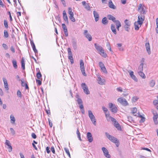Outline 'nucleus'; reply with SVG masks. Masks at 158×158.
<instances>
[{
    "instance_id": "1",
    "label": "nucleus",
    "mask_w": 158,
    "mask_h": 158,
    "mask_svg": "<svg viewBox=\"0 0 158 158\" xmlns=\"http://www.w3.org/2000/svg\"><path fill=\"white\" fill-rule=\"evenodd\" d=\"M95 47L96 49L97 50L98 52L101 56L104 57H106V53H104V50L100 46L99 44L95 43L94 44Z\"/></svg>"
},
{
    "instance_id": "2",
    "label": "nucleus",
    "mask_w": 158,
    "mask_h": 158,
    "mask_svg": "<svg viewBox=\"0 0 158 158\" xmlns=\"http://www.w3.org/2000/svg\"><path fill=\"white\" fill-rule=\"evenodd\" d=\"M117 107V106L115 104L112 103H109V108L113 114H115L117 113L118 110Z\"/></svg>"
},
{
    "instance_id": "3",
    "label": "nucleus",
    "mask_w": 158,
    "mask_h": 158,
    "mask_svg": "<svg viewBox=\"0 0 158 158\" xmlns=\"http://www.w3.org/2000/svg\"><path fill=\"white\" fill-rule=\"evenodd\" d=\"M109 118L110 119V120L111 121L114 126L117 128V129L118 130L121 131V127L117 121L116 119L110 116Z\"/></svg>"
},
{
    "instance_id": "4",
    "label": "nucleus",
    "mask_w": 158,
    "mask_h": 158,
    "mask_svg": "<svg viewBox=\"0 0 158 158\" xmlns=\"http://www.w3.org/2000/svg\"><path fill=\"white\" fill-rule=\"evenodd\" d=\"M109 140L114 143L117 147H118L119 146V140L115 137L109 135Z\"/></svg>"
},
{
    "instance_id": "5",
    "label": "nucleus",
    "mask_w": 158,
    "mask_h": 158,
    "mask_svg": "<svg viewBox=\"0 0 158 158\" xmlns=\"http://www.w3.org/2000/svg\"><path fill=\"white\" fill-rule=\"evenodd\" d=\"M138 11L140 13L143 14H145L146 7L143 5L141 4H140L138 6Z\"/></svg>"
},
{
    "instance_id": "6",
    "label": "nucleus",
    "mask_w": 158,
    "mask_h": 158,
    "mask_svg": "<svg viewBox=\"0 0 158 158\" xmlns=\"http://www.w3.org/2000/svg\"><path fill=\"white\" fill-rule=\"evenodd\" d=\"M80 69L82 74L85 76H86V75L85 70L84 63L82 60H80Z\"/></svg>"
},
{
    "instance_id": "7",
    "label": "nucleus",
    "mask_w": 158,
    "mask_h": 158,
    "mask_svg": "<svg viewBox=\"0 0 158 158\" xmlns=\"http://www.w3.org/2000/svg\"><path fill=\"white\" fill-rule=\"evenodd\" d=\"M117 101L123 105L126 106L128 105V103L125 99L123 97H120L117 99Z\"/></svg>"
},
{
    "instance_id": "8",
    "label": "nucleus",
    "mask_w": 158,
    "mask_h": 158,
    "mask_svg": "<svg viewBox=\"0 0 158 158\" xmlns=\"http://www.w3.org/2000/svg\"><path fill=\"white\" fill-rule=\"evenodd\" d=\"M144 16L142 14H140L138 16V20L137 22L138 23L140 27H141L144 19Z\"/></svg>"
},
{
    "instance_id": "9",
    "label": "nucleus",
    "mask_w": 158,
    "mask_h": 158,
    "mask_svg": "<svg viewBox=\"0 0 158 158\" xmlns=\"http://www.w3.org/2000/svg\"><path fill=\"white\" fill-rule=\"evenodd\" d=\"M82 89L83 90L84 92L86 94H90V92L88 89V86L85 83H82L81 85Z\"/></svg>"
},
{
    "instance_id": "10",
    "label": "nucleus",
    "mask_w": 158,
    "mask_h": 158,
    "mask_svg": "<svg viewBox=\"0 0 158 158\" xmlns=\"http://www.w3.org/2000/svg\"><path fill=\"white\" fill-rule=\"evenodd\" d=\"M124 23L125 25L124 26V28L126 31H128L130 29V22L127 19H126L124 21Z\"/></svg>"
},
{
    "instance_id": "11",
    "label": "nucleus",
    "mask_w": 158,
    "mask_h": 158,
    "mask_svg": "<svg viewBox=\"0 0 158 158\" xmlns=\"http://www.w3.org/2000/svg\"><path fill=\"white\" fill-rule=\"evenodd\" d=\"M83 34L84 36L88 39L89 41H91L92 40V36L88 32L87 30H84V31Z\"/></svg>"
},
{
    "instance_id": "12",
    "label": "nucleus",
    "mask_w": 158,
    "mask_h": 158,
    "mask_svg": "<svg viewBox=\"0 0 158 158\" xmlns=\"http://www.w3.org/2000/svg\"><path fill=\"white\" fill-rule=\"evenodd\" d=\"M97 81L98 83L101 85H102L105 84V80L103 78H101L99 75H97Z\"/></svg>"
},
{
    "instance_id": "13",
    "label": "nucleus",
    "mask_w": 158,
    "mask_h": 158,
    "mask_svg": "<svg viewBox=\"0 0 158 158\" xmlns=\"http://www.w3.org/2000/svg\"><path fill=\"white\" fill-rule=\"evenodd\" d=\"M5 144L8 146L7 149H8V151L9 152H11L12 151V147L10 141L7 140H6Z\"/></svg>"
},
{
    "instance_id": "14",
    "label": "nucleus",
    "mask_w": 158,
    "mask_h": 158,
    "mask_svg": "<svg viewBox=\"0 0 158 158\" xmlns=\"http://www.w3.org/2000/svg\"><path fill=\"white\" fill-rule=\"evenodd\" d=\"M131 77L135 81L137 82L138 79L135 76L134 74V72L130 70L128 71Z\"/></svg>"
},
{
    "instance_id": "15",
    "label": "nucleus",
    "mask_w": 158,
    "mask_h": 158,
    "mask_svg": "<svg viewBox=\"0 0 158 158\" xmlns=\"http://www.w3.org/2000/svg\"><path fill=\"white\" fill-rule=\"evenodd\" d=\"M87 138L88 141L90 143L92 142L93 141V138L91 133L89 132H88L87 133Z\"/></svg>"
},
{
    "instance_id": "16",
    "label": "nucleus",
    "mask_w": 158,
    "mask_h": 158,
    "mask_svg": "<svg viewBox=\"0 0 158 158\" xmlns=\"http://www.w3.org/2000/svg\"><path fill=\"white\" fill-rule=\"evenodd\" d=\"M131 111L132 114L135 116H139V113H137V110L136 108H133L131 109Z\"/></svg>"
},
{
    "instance_id": "17",
    "label": "nucleus",
    "mask_w": 158,
    "mask_h": 158,
    "mask_svg": "<svg viewBox=\"0 0 158 158\" xmlns=\"http://www.w3.org/2000/svg\"><path fill=\"white\" fill-rule=\"evenodd\" d=\"M145 47L149 55L151 54L150 47L149 44L148 42L147 43L145 44Z\"/></svg>"
},
{
    "instance_id": "18",
    "label": "nucleus",
    "mask_w": 158,
    "mask_h": 158,
    "mask_svg": "<svg viewBox=\"0 0 158 158\" xmlns=\"http://www.w3.org/2000/svg\"><path fill=\"white\" fill-rule=\"evenodd\" d=\"M2 80L4 82L5 88L6 90H8L9 89L8 85L6 79L5 77H3Z\"/></svg>"
},
{
    "instance_id": "19",
    "label": "nucleus",
    "mask_w": 158,
    "mask_h": 158,
    "mask_svg": "<svg viewBox=\"0 0 158 158\" xmlns=\"http://www.w3.org/2000/svg\"><path fill=\"white\" fill-rule=\"evenodd\" d=\"M102 150L104 154V155L107 158H109V152L108 150L105 147L102 148Z\"/></svg>"
},
{
    "instance_id": "20",
    "label": "nucleus",
    "mask_w": 158,
    "mask_h": 158,
    "mask_svg": "<svg viewBox=\"0 0 158 158\" xmlns=\"http://www.w3.org/2000/svg\"><path fill=\"white\" fill-rule=\"evenodd\" d=\"M63 14L64 20L65 21V22H66L67 23H68V18L67 15V14L65 10H64L63 11Z\"/></svg>"
},
{
    "instance_id": "21",
    "label": "nucleus",
    "mask_w": 158,
    "mask_h": 158,
    "mask_svg": "<svg viewBox=\"0 0 158 158\" xmlns=\"http://www.w3.org/2000/svg\"><path fill=\"white\" fill-rule=\"evenodd\" d=\"M116 26V28L117 30L119 31V28L121 27V24L120 22L118 20H117L114 22Z\"/></svg>"
},
{
    "instance_id": "22",
    "label": "nucleus",
    "mask_w": 158,
    "mask_h": 158,
    "mask_svg": "<svg viewBox=\"0 0 158 158\" xmlns=\"http://www.w3.org/2000/svg\"><path fill=\"white\" fill-rule=\"evenodd\" d=\"M93 14L95 21L97 22L99 19V15L95 10L93 11Z\"/></svg>"
},
{
    "instance_id": "23",
    "label": "nucleus",
    "mask_w": 158,
    "mask_h": 158,
    "mask_svg": "<svg viewBox=\"0 0 158 158\" xmlns=\"http://www.w3.org/2000/svg\"><path fill=\"white\" fill-rule=\"evenodd\" d=\"M153 104L156 108L158 110V96L157 97V99L153 101Z\"/></svg>"
},
{
    "instance_id": "24",
    "label": "nucleus",
    "mask_w": 158,
    "mask_h": 158,
    "mask_svg": "<svg viewBox=\"0 0 158 158\" xmlns=\"http://www.w3.org/2000/svg\"><path fill=\"white\" fill-rule=\"evenodd\" d=\"M102 109L105 114L106 117L107 118V120H108V118L109 117V114H106V112L108 111V109L104 107H102Z\"/></svg>"
},
{
    "instance_id": "25",
    "label": "nucleus",
    "mask_w": 158,
    "mask_h": 158,
    "mask_svg": "<svg viewBox=\"0 0 158 158\" xmlns=\"http://www.w3.org/2000/svg\"><path fill=\"white\" fill-rule=\"evenodd\" d=\"M111 29L113 32L115 34L117 33L116 29L115 27V25L114 24H112L111 26Z\"/></svg>"
},
{
    "instance_id": "26",
    "label": "nucleus",
    "mask_w": 158,
    "mask_h": 158,
    "mask_svg": "<svg viewBox=\"0 0 158 158\" xmlns=\"http://www.w3.org/2000/svg\"><path fill=\"white\" fill-rule=\"evenodd\" d=\"M21 82L22 86L23 87L25 86V89H28L29 87H28L27 84V83L24 82L23 81V79L21 80Z\"/></svg>"
},
{
    "instance_id": "27",
    "label": "nucleus",
    "mask_w": 158,
    "mask_h": 158,
    "mask_svg": "<svg viewBox=\"0 0 158 158\" xmlns=\"http://www.w3.org/2000/svg\"><path fill=\"white\" fill-rule=\"evenodd\" d=\"M109 8L114 9L116 8V6L114 5L111 0H109Z\"/></svg>"
},
{
    "instance_id": "28",
    "label": "nucleus",
    "mask_w": 158,
    "mask_h": 158,
    "mask_svg": "<svg viewBox=\"0 0 158 158\" xmlns=\"http://www.w3.org/2000/svg\"><path fill=\"white\" fill-rule=\"evenodd\" d=\"M143 63H141L140 65H139L138 70V72L143 71Z\"/></svg>"
},
{
    "instance_id": "29",
    "label": "nucleus",
    "mask_w": 158,
    "mask_h": 158,
    "mask_svg": "<svg viewBox=\"0 0 158 158\" xmlns=\"http://www.w3.org/2000/svg\"><path fill=\"white\" fill-rule=\"evenodd\" d=\"M12 63L13 66V67L15 69H16L17 68L18 66L17 65V63L16 61L14 59L12 61Z\"/></svg>"
},
{
    "instance_id": "30",
    "label": "nucleus",
    "mask_w": 158,
    "mask_h": 158,
    "mask_svg": "<svg viewBox=\"0 0 158 158\" xmlns=\"http://www.w3.org/2000/svg\"><path fill=\"white\" fill-rule=\"evenodd\" d=\"M134 25H135V29L136 30H138L139 29V28L141 27H140V25H139L138 23L137 22H135L134 23Z\"/></svg>"
},
{
    "instance_id": "31",
    "label": "nucleus",
    "mask_w": 158,
    "mask_h": 158,
    "mask_svg": "<svg viewBox=\"0 0 158 158\" xmlns=\"http://www.w3.org/2000/svg\"><path fill=\"white\" fill-rule=\"evenodd\" d=\"M108 23V21L106 17H105L103 18L102 20V24L104 25L107 24Z\"/></svg>"
},
{
    "instance_id": "32",
    "label": "nucleus",
    "mask_w": 158,
    "mask_h": 158,
    "mask_svg": "<svg viewBox=\"0 0 158 158\" xmlns=\"http://www.w3.org/2000/svg\"><path fill=\"white\" fill-rule=\"evenodd\" d=\"M91 121L92 122L93 124L94 125H96V120L95 116L93 117H91L90 118Z\"/></svg>"
},
{
    "instance_id": "33",
    "label": "nucleus",
    "mask_w": 158,
    "mask_h": 158,
    "mask_svg": "<svg viewBox=\"0 0 158 158\" xmlns=\"http://www.w3.org/2000/svg\"><path fill=\"white\" fill-rule=\"evenodd\" d=\"M76 98H77V101L79 105H80V104H83V102L82 101V100H81V99L79 98L78 96H77V97H76Z\"/></svg>"
},
{
    "instance_id": "34",
    "label": "nucleus",
    "mask_w": 158,
    "mask_h": 158,
    "mask_svg": "<svg viewBox=\"0 0 158 158\" xmlns=\"http://www.w3.org/2000/svg\"><path fill=\"white\" fill-rule=\"evenodd\" d=\"M139 75L142 78L144 79L146 77L144 73L143 72V71L139 72H138Z\"/></svg>"
},
{
    "instance_id": "35",
    "label": "nucleus",
    "mask_w": 158,
    "mask_h": 158,
    "mask_svg": "<svg viewBox=\"0 0 158 158\" xmlns=\"http://www.w3.org/2000/svg\"><path fill=\"white\" fill-rule=\"evenodd\" d=\"M10 119L11 121V122L12 123H14L15 121V119L14 116L12 115L10 116Z\"/></svg>"
},
{
    "instance_id": "36",
    "label": "nucleus",
    "mask_w": 158,
    "mask_h": 158,
    "mask_svg": "<svg viewBox=\"0 0 158 158\" xmlns=\"http://www.w3.org/2000/svg\"><path fill=\"white\" fill-rule=\"evenodd\" d=\"M109 20H112L114 23L117 20L114 17L111 15H109Z\"/></svg>"
},
{
    "instance_id": "37",
    "label": "nucleus",
    "mask_w": 158,
    "mask_h": 158,
    "mask_svg": "<svg viewBox=\"0 0 158 158\" xmlns=\"http://www.w3.org/2000/svg\"><path fill=\"white\" fill-rule=\"evenodd\" d=\"M158 118V115L154 116L153 117V119L154 121L156 124H157L158 122L157 121V119Z\"/></svg>"
},
{
    "instance_id": "38",
    "label": "nucleus",
    "mask_w": 158,
    "mask_h": 158,
    "mask_svg": "<svg viewBox=\"0 0 158 158\" xmlns=\"http://www.w3.org/2000/svg\"><path fill=\"white\" fill-rule=\"evenodd\" d=\"M155 85V81L154 80H152L150 81L149 85L151 87H153Z\"/></svg>"
},
{
    "instance_id": "39",
    "label": "nucleus",
    "mask_w": 158,
    "mask_h": 158,
    "mask_svg": "<svg viewBox=\"0 0 158 158\" xmlns=\"http://www.w3.org/2000/svg\"><path fill=\"white\" fill-rule=\"evenodd\" d=\"M88 116L89 118H90L91 117H94V115L93 114L91 110H89L88 111Z\"/></svg>"
},
{
    "instance_id": "40",
    "label": "nucleus",
    "mask_w": 158,
    "mask_h": 158,
    "mask_svg": "<svg viewBox=\"0 0 158 158\" xmlns=\"http://www.w3.org/2000/svg\"><path fill=\"white\" fill-rule=\"evenodd\" d=\"M21 66H22V68L23 69H25V63L24 62L23 59V58H22V60H21Z\"/></svg>"
},
{
    "instance_id": "41",
    "label": "nucleus",
    "mask_w": 158,
    "mask_h": 158,
    "mask_svg": "<svg viewBox=\"0 0 158 158\" xmlns=\"http://www.w3.org/2000/svg\"><path fill=\"white\" fill-rule=\"evenodd\" d=\"M68 56H73V54L71 51V49L69 48H68Z\"/></svg>"
},
{
    "instance_id": "42",
    "label": "nucleus",
    "mask_w": 158,
    "mask_h": 158,
    "mask_svg": "<svg viewBox=\"0 0 158 158\" xmlns=\"http://www.w3.org/2000/svg\"><path fill=\"white\" fill-rule=\"evenodd\" d=\"M73 44V49L74 50H75L77 48V43L75 41H73L72 42Z\"/></svg>"
},
{
    "instance_id": "43",
    "label": "nucleus",
    "mask_w": 158,
    "mask_h": 158,
    "mask_svg": "<svg viewBox=\"0 0 158 158\" xmlns=\"http://www.w3.org/2000/svg\"><path fill=\"white\" fill-rule=\"evenodd\" d=\"M68 13L69 15H74L73 12L72 11V9L71 7H69L68 8Z\"/></svg>"
},
{
    "instance_id": "44",
    "label": "nucleus",
    "mask_w": 158,
    "mask_h": 158,
    "mask_svg": "<svg viewBox=\"0 0 158 158\" xmlns=\"http://www.w3.org/2000/svg\"><path fill=\"white\" fill-rule=\"evenodd\" d=\"M64 150L69 156L70 157V155L69 149L67 148H64Z\"/></svg>"
},
{
    "instance_id": "45",
    "label": "nucleus",
    "mask_w": 158,
    "mask_h": 158,
    "mask_svg": "<svg viewBox=\"0 0 158 158\" xmlns=\"http://www.w3.org/2000/svg\"><path fill=\"white\" fill-rule=\"evenodd\" d=\"M74 15H69V18L71 21L73 22H74L75 21V19L73 17Z\"/></svg>"
},
{
    "instance_id": "46",
    "label": "nucleus",
    "mask_w": 158,
    "mask_h": 158,
    "mask_svg": "<svg viewBox=\"0 0 158 158\" xmlns=\"http://www.w3.org/2000/svg\"><path fill=\"white\" fill-rule=\"evenodd\" d=\"M4 35L5 37L7 38L8 37V33L6 30H4Z\"/></svg>"
},
{
    "instance_id": "47",
    "label": "nucleus",
    "mask_w": 158,
    "mask_h": 158,
    "mask_svg": "<svg viewBox=\"0 0 158 158\" xmlns=\"http://www.w3.org/2000/svg\"><path fill=\"white\" fill-rule=\"evenodd\" d=\"M42 75L40 71L37 73L36 77L38 79H40Z\"/></svg>"
},
{
    "instance_id": "48",
    "label": "nucleus",
    "mask_w": 158,
    "mask_h": 158,
    "mask_svg": "<svg viewBox=\"0 0 158 158\" xmlns=\"http://www.w3.org/2000/svg\"><path fill=\"white\" fill-rule=\"evenodd\" d=\"M4 24L5 27L6 28H7L8 27V23L6 20H4Z\"/></svg>"
},
{
    "instance_id": "49",
    "label": "nucleus",
    "mask_w": 158,
    "mask_h": 158,
    "mask_svg": "<svg viewBox=\"0 0 158 158\" xmlns=\"http://www.w3.org/2000/svg\"><path fill=\"white\" fill-rule=\"evenodd\" d=\"M99 65L101 69L105 67L104 64L102 62H99Z\"/></svg>"
},
{
    "instance_id": "50",
    "label": "nucleus",
    "mask_w": 158,
    "mask_h": 158,
    "mask_svg": "<svg viewBox=\"0 0 158 158\" xmlns=\"http://www.w3.org/2000/svg\"><path fill=\"white\" fill-rule=\"evenodd\" d=\"M85 8L88 10H90V6L89 4L86 3V4L85 6Z\"/></svg>"
},
{
    "instance_id": "51",
    "label": "nucleus",
    "mask_w": 158,
    "mask_h": 158,
    "mask_svg": "<svg viewBox=\"0 0 158 158\" xmlns=\"http://www.w3.org/2000/svg\"><path fill=\"white\" fill-rule=\"evenodd\" d=\"M17 94L19 98H21L22 97V95L21 92L20 90H18L17 93Z\"/></svg>"
},
{
    "instance_id": "52",
    "label": "nucleus",
    "mask_w": 158,
    "mask_h": 158,
    "mask_svg": "<svg viewBox=\"0 0 158 158\" xmlns=\"http://www.w3.org/2000/svg\"><path fill=\"white\" fill-rule=\"evenodd\" d=\"M101 70L104 73H107V71H106V68L104 67V68H102L101 69Z\"/></svg>"
},
{
    "instance_id": "53",
    "label": "nucleus",
    "mask_w": 158,
    "mask_h": 158,
    "mask_svg": "<svg viewBox=\"0 0 158 158\" xmlns=\"http://www.w3.org/2000/svg\"><path fill=\"white\" fill-rule=\"evenodd\" d=\"M62 28L63 29L64 31L67 30V28L65 24H64V23L62 24Z\"/></svg>"
},
{
    "instance_id": "54",
    "label": "nucleus",
    "mask_w": 158,
    "mask_h": 158,
    "mask_svg": "<svg viewBox=\"0 0 158 158\" xmlns=\"http://www.w3.org/2000/svg\"><path fill=\"white\" fill-rule=\"evenodd\" d=\"M139 116H137L138 117H140L141 118V121L142 122H143L144 121H145V118L143 117L140 114H139Z\"/></svg>"
},
{
    "instance_id": "55",
    "label": "nucleus",
    "mask_w": 158,
    "mask_h": 158,
    "mask_svg": "<svg viewBox=\"0 0 158 158\" xmlns=\"http://www.w3.org/2000/svg\"><path fill=\"white\" fill-rule=\"evenodd\" d=\"M10 130L12 135H14L15 134V131L13 128H10Z\"/></svg>"
},
{
    "instance_id": "56",
    "label": "nucleus",
    "mask_w": 158,
    "mask_h": 158,
    "mask_svg": "<svg viewBox=\"0 0 158 158\" xmlns=\"http://www.w3.org/2000/svg\"><path fill=\"white\" fill-rule=\"evenodd\" d=\"M31 46L32 47V48L35 47V44L34 43V42H33V41L32 40H31Z\"/></svg>"
},
{
    "instance_id": "57",
    "label": "nucleus",
    "mask_w": 158,
    "mask_h": 158,
    "mask_svg": "<svg viewBox=\"0 0 158 158\" xmlns=\"http://www.w3.org/2000/svg\"><path fill=\"white\" fill-rule=\"evenodd\" d=\"M152 113L154 116L158 115V114L156 112V111L154 110H152Z\"/></svg>"
},
{
    "instance_id": "58",
    "label": "nucleus",
    "mask_w": 158,
    "mask_h": 158,
    "mask_svg": "<svg viewBox=\"0 0 158 158\" xmlns=\"http://www.w3.org/2000/svg\"><path fill=\"white\" fill-rule=\"evenodd\" d=\"M36 82L38 83L39 85H41L42 82L40 80H36Z\"/></svg>"
},
{
    "instance_id": "59",
    "label": "nucleus",
    "mask_w": 158,
    "mask_h": 158,
    "mask_svg": "<svg viewBox=\"0 0 158 158\" xmlns=\"http://www.w3.org/2000/svg\"><path fill=\"white\" fill-rule=\"evenodd\" d=\"M2 46L3 47L5 50H6V49H8V47H7V45L6 44H2Z\"/></svg>"
},
{
    "instance_id": "60",
    "label": "nucleus",
    "mask_w": 158,
    "mask_h": 158,
    "mask_svg": "<svg viewBox=\"0 0 158 158\" xmlns=\"http://www.w3.org/2000/svg\"><path fill=\"white\" fill-rule=\"evenodd\" d=\"M31 136L32 138L34 139H36L37 137L36 135L34 133H33L31 134Z\"/></svg>"
},
{
    "instance_id": "61",
    "label": "nucleus",
    "mask_w": 158,
    "mask_h": 158,
    "mask_svg": "<svg viewBox=\"0 0 158 158\" xmlns=\"http://www.w3.org/2000/svg\"><path fill=\"white\" fill-rule=\"evenodd\" d=\"M49 149H50V148L49 147H47L46 148V152L48 154H49L50 152V151L49 150Z\"/></svg>"
},
{
    "instance_id": "62",
    "label": "nucleus",
    "mask_w": 158,
    "mask_h": 158,
    "mask_svg": "<svg viewBox=\"0 0 158 158\" xmlns=\"http://www.w3.org/2000/svg\"><path fill=\"white\" fill-rule=\"evenodd\" d=\"M138 99V98L136 97H134L133 98L132 101L133 102H135L137 101Z\"/></svg>"
},
{
    "instance_id": "63",
    "label": "nucleus",
    "mask_w": 158,
    "mask_h": 158,
    "mask_svg": "<svg viewBox=\"0 0 158 158\" xmlns=\"http://www.w3.org/2000/svg\"><path fill=\"white\" fill-rule=\"evenodd\" d=\"M10 49L12 52L13 53H14L15 52V49L14 47L13 46H11L10 48Z\"/></svg>"
},
{
    "instance_id": "64",
    "label": "nucleus",
    "mask_w": 158,
    "mask_h": 158,
    "mask_svg": "<svg viewBox=\"0 0 158 158\" xmlns=\"http://www.w3.org/2000/svg\"><path fill=\"white\" fill-rule=\"evenodd\" d=\"M51 150L53 154H55V150L54 147L53 146H52V147H51Z\"/></svg>"
}]
</instances>
